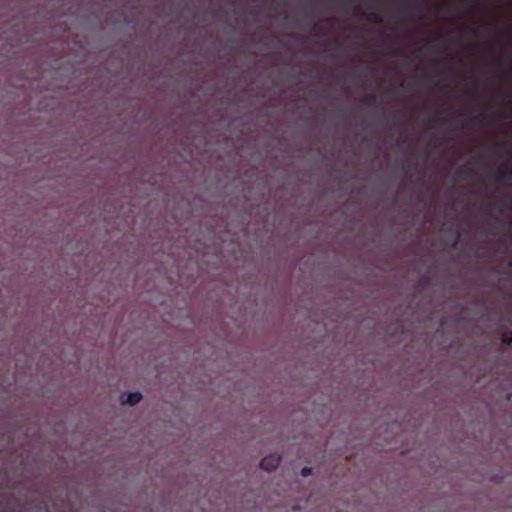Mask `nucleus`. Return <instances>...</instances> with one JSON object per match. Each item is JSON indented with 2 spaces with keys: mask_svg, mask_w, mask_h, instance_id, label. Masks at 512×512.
I'll return each mask as SVG.
<instances>
[{
  "mask_svg": "<svg viewBox=\"0 0 512 512\" xmlns=\"http://www.w3.org/2000/svg\"><path fill=\"white\" fill-rule=\"evenodd\" d=\"M311 473H312V468H310V467H303L301 469V475L303 477H307V476L311 475Z\"/></svg>",
  "mask_w": 512,
  "mask_h": 512,
  "instance_id": "obj_8",
  "label": "nucleus"
},
{
  "mask_svg": "<svg viewBox=\"0 0 512 512\" xmlns=\"http://www.w3.org/2000/svg\"><path fill=\"white\" fill-rule=\"evenodd\" d=\"M489 121H491V117L489 115H487L486 113H480L479 115L474 117L471 122L463 123L461 125L450 127L449 130L451 132H459V131L468 132L471 130L472 123L478 122L479 124L484 125Z\"/></svg>",
  "mask_w": 512,
  "mask_h": 512,
  "instance_id": "obj_1",
  "label": "nucleus"
},
{
  "mask_svg": "<svg viewBox=\"0 0 512 512\" xmlns=\"http://www.w3.org/2000/svg\"><path fill=\"white\" fill-rule=\"evenodd\" d=\"M142 399L140 392H130L126 395V399L123 400L124 404L136 405Z\"/></svg>",
  "mask_w": 512,
  "mask_h": 512,
  "instance_id": "obj_3",
  "label": "nucleus"
},
{
  "mask_svg": "<svg viewBox=\"0 0 512 512\" xmlns=\"http://www.w3.org/2000/svg\"><path fill=\"white\" fill-rule=\"evenodd\" d=\"M502 342H503V344H505L507 346H511L512 345V331L503 334Z\"/></svg>",
  "mask_w": 512,
  "mask_h": 512,
  "instance_id": "obj_6",
  "label": "nucleus"
},
{
  "mask_svg": "<svg viewBox=\"0 0 512 512\" xmlns=\"http://www.w3.org/2000/svg\"><path fill=\"white\" fill-rule=\"evenodd\" d=\"M281 462V457L276 454H270L262 458L260 461V467L266 471L275 470Z\"/></svg>",
  "mask_w": 512,
  "mask_h": 512,
  "instance_id": "obj_2",
  "label": "nucleus"
},
{
  "mask_svg": "<svg viewBox=\"0 0 512 512\" xmlns=\"http://www.w3.org/2000/svg\"><path fill=\"white\" fill-rule=\"evenodd\" d=\"M405 17L407 19H422L423 18V14L422 12L418 9V8H412L410 11H404L403 12Z\"/></svg>",
  "mask_w": 512,
  "mask_h": 512,
  "instance_id": "obj_4",
  "label": "nucleus"
},
{
  "mask_svg": "<svg viewBox=\"0 0 512 512\" xmlns=\"http://www.w3.org/2000/svg\"><path fill=\"white\" fill-rule=\"evenodd\" d=\"M392 126L394 128L404 129L407 127V120L404 118H397L393 121Z\"/></svg>",
  "mask_w": 512,
  "mask_h": 512,
  "instance_id": "obj_5",
  "label": "nucleus"
},
{
  "mask_svg": "<svg viewBox=\"0 0 512 512\" xmlns=\"http://www.w3.org/2000/svg\"><path fill=\"white\" fill-rule=\"evenodd\" d=\"M470 160H471V161H474L475 159H474V158H471Z\"/></svg>",
  "mask_w": 512,
  "mask_h": 512,
  "instance_id": "obj_13",
  "label": "nucleus"
},
{
  "mask_svg": "<svg viewBox=\"0 0 512 512\" xmlns=\"http://www.w3.org/2000/svg\"><path fill=\"white\" fill-rule=\"evenodd\" d=\"M501 203L505 207H510V204H511L510 200H508V199H505V200L501 201Z\"/></svg>",
  "mask_w": 512,
  "mask_h": 512,
  "instance_id": "obj_10",
  "label": "nucleus"
},
{
  "mask_svg": "<svg viewBox=\"0 0 512 512\" xmlns=\"http://www.w3.org/2000/svg\"><path fill=\"white\" fill-rule=\"evenodd\" d=\"M348 2H350V3H357L358 0H348Z\"/></svg>",
  "mask_w": 512,
  "mask_h": 512,
  "instance_id": "obj_12",
  "label": "nucleus"
},
{
  "mask_svg": "<svg viewBox=\"0 0 512 512\" xmlns=\"http://www.w3.org/2000/svg\"><path fill=\"white\" fill-rule=\"evenodd\" d=\"M368 19L373 22V23H381L382 22V18L379 14L377 13H371L368 15Z\"/></svg>",
  "mask_w": 512,
  "mask_h": 512,
  "instance_id": "obj_7",
  "label": "nucleus"
},
{
  "mask_svg": "<svg viewBox=\"0 0 512 512\" xmlns=\"http://www.w3.org/2000/svg\"><path fill=\"white\" fill-rule=\"evenodd\" d=\"M512 173L510 171L502 172L499 174V179H508L511 178Z\"/></svg>",
  "mask_w": 512,
  "mask_h": 512,
  "instance_id": "obj_9",
  "label": "nucleus"
},
{
  "mask_svg": "<svg viewBox=\"0 0 512 512\" xmlns=\"http://www.w3.org/2000/svg\"><path fill=\"white\" fill-rule=\"evenodd\" d=\"M374 101V97H371L367 100L368 103H372Z\"/></svg>",
  "mask_w": 512,
  "mask_h": 512,
  "instance_id": "obj_11",
  "label": "nucleus"
}]
</instances>
